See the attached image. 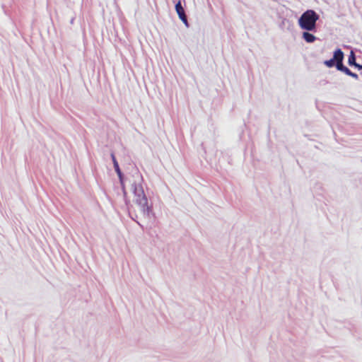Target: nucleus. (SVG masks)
<instances>
[{"mask_svg": "<svg viewBox=\"0 0 362 362\" xmlns=\"http://www.w3.org/2000/svg\"><path fill=\"white\" fill-rule=\"evenodd\" d=\"M133 177L131 189L134 194V202L139 206L143 216L150 218L152 214V206L148 204V198L142 186L143 177L139 173H136Z\"/></svg>", "mask_w": 362, "mask_h": 362, "instance_id": "obj_1", "label": "nucleus"}, {"mask_svg": "<svg viewBox=\"0 0 362 362\" xmlns=\"http://www.w3.org/2000/svg\"><path fill=\"white\" fill-rule=\"evenodd\" d=\"M319 18L320 16L314 10L308 9L301 14L298 23L301 29L315 32Z\"/></svg>", "mask_w": 362, "mask_h": 362, "instance_id": "obj_2", "label": "nucleus"}, {"mask_svg": "<svg viewBox=\"0 0 362 362\" xmlns=\"http://www.w3.org/2000/svg\"><path fill=\"white\" fill-rule=\"evenodd\" d=\"M175 11L178 15L179 18L182 21L187 28H189V25L187 21V15L180 1L175 4Z\"/></svg>", "mask_w": 362, "mask_h": 362, "instance_id": "obj_3", "label": "nucleus"}, {"mask_svg": "<svg viewBox=\"0 0 362 362\" xmlns=\"http://www.w3.org/2000/svg\"><path fill=\"white\" fill-rule=\"evenodd\" d=\"M111 158H112V163H113L115 170V172L117 173V174L118 175V177L119 179V181H120L121 184L122 185L123 184V175H122V171H121V170L119 168L118 162L117 161L116 158H115V156L113 153H111Z\"/></svg>", "mask_w": 362, "mask_h": 362, "instance_id": "obj_4", "label": "nucleus"}, {"mask_svg": "<svg viewBox=\"0 0 362 362\" xmlns=\"http://www.w3.org/2000/svg\"><path fill=\"white\" fill-rule=\"evenodd\" d=\"M344 57V52L339 48L337 49L333 53L332 58L337 63V64H341L343 63Z\"/></svg>", "mask_w": 362, "mask_h": 362, "instance_id": "obj_5", "label": "nucleus"}, {"mask_svg": "<svg viewBox=\"0 0 362 362\" xmlns=\"http://www.w3.org/2000/svg\"><path fill=\"white\" fill-rule=\"evenodd\" d=\"M310 32V31L303 32L302 37L306 42L312 43L315 41L316 37Z\"/></svg>", "mask_w": 362, "mask_h": 362, "instance_id": "obj_6", "label": "nucleus"}, {"mask_svg": "<svg viewBox=\"0 0 362 362\" xmlns=\"http://www.w3.org/2000/svg\"><path fill=\"white\" fill-rule=\"evenodd\" d=\"M337 69L344 73L347 76H349L351 71L348 67L344 66L343 63L341 64H337Z\"/></svg>", "mask_w": 362, "mask_h": 362, "instance_id": "obj_7", "label": "nucleus"}, {"mask_svg": "<svg viewBox=\"0 0 362 362\" xmlns=\"http://www.w3.org/2000/svg\"><path fill=\"white\" fill-rule=\"evenodd\" d=\"M356 63V55L354 51H351L348 58V64L349 66H354Z\"/></svg>", "mask_w": 362, "mask_h": 362, "instance_id": "obj_8", "label": "nucleus"}, {"mask_svg": "<svg viewBox=\"0 0 362 362\" xmlns=\"http://www.w3.org/2000/svg\"><path fill=\"white\" fill-rule=\"evenodd\" d=\"M324 64L329 68L335 66L337 68V63L333 59V58L326 60L324 62Z\"/></svg>", "mask_w": 362, "mask_h": 362, "instance_id": "obj_9", "label": "nucleus"}, {"mask_svg": "<svg viewBox=\"0 0 362 362\" xmlns=\"http://www.w3.org/2000/svg\"><path fill=\"white\" fill-rule=\"evenodd\" d=\"M349 76H351L352 78H356V79L358 78V76L352 71H351V74H349Z\"/></svg>", "mask_w": 362, "mask_h": 362, "instance_id": "obj_10", "label": "nucleus"}, {"mask_svg": "<svg viewBox=\"0 0 362 362\" xmlns=\"http://www.w3.org/2000/svg\"><path fill=\"white\" fill-rule=\"evenodd\" d=\"M354 66H355L356 68H357L359 70L362 69V65H361L358 63H356L355 65H354Z\"/></svg>", "mask_w": 362, "mask_h": 362, "instance_id": "obj_11", "label": "nucleus"}, {"mask_svg": "<svg viewBox=\"0 0 362 362\" xmlns=\"http://www.w3.org/2000/svg\"><path fill=\"white\" fill-rule=\"evenodd\" d=\"M137 223H138V225H139L141 227H142V226L140 223H139V222H137Z\"/></svg>", "mask_w": 362, "mask_h": 362, "instance_id": "obj_12", "label": "nucleus"}]
</instances>
